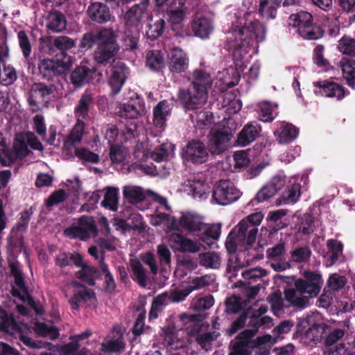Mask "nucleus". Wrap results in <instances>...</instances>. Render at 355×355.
Instances as JSON below:
<instances>
[{
  "label": "nucleus",
  "instance_id": "1",
  "mask_svg": "<svg viewBox=\"0 0 355 355\" xmlns=\"http://www.w3.org/2000/svg\"><path fill=\"white\" fill-rule=\"evenodd\" d=\"M230 37L227 38L228 49L232 52L234 62H241L244 55L248 52L250 46L263 42L266 37V28L257 19L252 17L250 12H246L232 22L230 28Z\"/></svg>",
  "mask_w": 355,
  "mask_h": 355
},
{
  "label": "nucleus",
  "instance_id": "2",
  "mask_svg": "<svg viewBox=\"0 0 355 355\" xmlns=\"http://www.w3.org/2000/svg\"><path fill=\"white\" fill-rule=\"evenodd\" d=\"M95 46L96 48L93 53V59L98 65L103 67L110 65L121 49L118 35L111 27L89 31L82 35L78 44L80 51H87Z\"/></svg>",
  "mask_w": 355,
  "mask_h": 355
},
{
  "label": "nucleus",
  "instance_id": "3",
  "mask_svg": "<svg viewBox=\"0 0 355 355\" xmlns=\"http://www.w3.org/2000/svg\"><path fill=\"white\" fill-rule=\"evenodd\" d=\"M232 137V130L228 127L211 130L209 135L207 148L203 142L193 139L184 148L182 156L185 160L193 164L205 163L208 159V151L212 155L221 154L228 148Z\"/></svg>",
  "mask_w": 355,
  "mask_h": 355
},
{
  "label": "nucleus",
  "instance_id": "4",
  "mask_svg": "<svg viewBox=\"0 0 355 355\" xmlns=\"http://www.w3.org/2000/svg\"><path fill=\"white\" fill-rule=\"evenodd\" d=\"M290 26L297 28L298 34L306 40H315L324 36V31L322 28L313 22V16L311 13L300 10L291 14L288 19Z\"/></svg>",
  "mask_w": 355,
  "mask_h": 355
},
{
  "label": "nucleus",
  "instance_id": "5",
  "mask_svg": "<svg viewBox=\"0 0 355 355\" xmlns=\"http://www.w3.org/2000/svg\"><path fill=\"white\" fill-rule=\"evenodd\" d=\"M158 13L164 15L172 25L180 24L186 18L187 7L183 0H155Z\"/></svg>",
  "mask_w": 355,
  "mask_h": 355
},
{
  "label": "nucleus",
  "instance_id": "6",
  "mask_svg": "<svg viewBox=\"0 0 355 355\" xmlns=\"http://www.w3.org/2000/svg\"><path fill=\"white\" fill-rule=\"evenodd\" d=\"M241 196L240 191L229 180H221L212 189V200L219 205L225 206L236 202Z\"/></svg>",
  "mask_w": 355,
  "mask_h": 355
},
{
  "label": "nucleus",
  "instance_id": "7",
  "mask_svg": "<svg viewBox=\"0 0 355 355\" xmlns=\"http://www.w3.org/2000/svg\"><path fill=\"white\" fill-rule=\"evenodd\" d=\"M98 230L93 217L83 216L78 220V225L64 230V234L71 239L86 241L91 236L97 235Z\"/></svg>",
  "mask_w": 355,
  "mask_h": 355
},
{
  "label": "nucleus",
  "instance_id": "8",
  "mask_svg": "<svg viewBox=\"0 0 355 355\" xmlns=\"http://www.w3.org/2000/svg\"><path fill=\"white\" fill-rule=\"evenodd\" d=\"M178 96L182 105L187 110L202 108L207 99V93L190 85L186 89H180Z\"/></svg>",
  "mask_w": 355,
  "mask_h": 355
},
{
  "label": "nucleus",
  "instance_id": "9",
  "mask_svg": "<svg viewBox=\"0 0 355 355\" xmlns=\"http://www.w3.org/2000/svg\"><path fill=\"white\" fill-rule=\"evenodd\" d=\"M304 277L305 279H298L295 282V287L300 294L307 293L311 297H315L322 285V275L315 272L306 271Z\"/></svg>",
  "mask_w": 355,
  "mask_h": 355
},
{
  "label": "nucleus",
  "instance_id": "10",
  "mask_svg": "<svg viewBox=\"0 0 355 355\" xmlns=\"http://www.w3.org/2000/svg\"><path fill=\"white\" fill-rule=\"evenodd\" d=\"M286 184V177L276 175L270 181L263 186L250 200L249 205L256 206L273 197Z\"/></svg>",
  "mask_w": 355,
  "mask_h": 355
},
{
  "label": "nucleus",
  "instance_id": "11",
  "mask_svg": "<svg viewBox=\"0 0 355 355\" xmlns=\"http://www.w3.org/2000/svg\"><path fill=\"white\" fill-rule=\"evenodd\" d=\"M38 70L42 78L51 80L55 76L65 74L69 71V67L63 61L43 59L38 64Z\"/></svg>",
  "mask_w": 355,
  "mask_h": 355
},
{
  "label": "nucleus",
  "instance_id": "12",
  "mask_svg": "<svg viewBox=\"0 0 355 355\" xmlns=\"http://www.w3.org/2000/svg\"><path fill=\"white\" fill-rule=\"evenodd\" d=\"M314 86L318 88V92L321 96L327 98H334L337 101L343 99L347 95L349 94V91L346 89L343 85L334 81L329 80H323L315 82Z\"/></svg>",
  "mask_w": 355,
  "mask_h": 355
},
{
  "label": "nucleus",
  "instance_id": "13",
  "mask_svg": "<svg viewBox=\"0 0 355 355\" xmlns=\"http://www.w3.org/2000/svg\"><path fill=\"white\" fill-rule=\"evenodd\" d=\"M111 71L108 84L111 88V94L115 96L121 92L126 81L128 68L123 62H118L112 66Z\"/></svg>",
  "mask_w": 355,
  "mask_h": 355
},
{
  "label": "nucleus",
  "instance_id": "14",
  "mask_svg": "<svg viewBox=\"0 0 355 355\" xmlns=\"http://www.w3.org/2000/svg\"><path fill=\"white\" fill-rule=\"evenodd\" d=\"M87 15L94 24H104L114 20L110 8L101 2L91 3L87 10Z\"/></svg>",
  "mask_w": 355,
  "mask_h": 355
},
{
  "label": "nucleus",
  "instance_id": "15",
  "mask_svg": "<svg viewBox=\"0 0 355 355\" xmlns=\"http://www.w3.org/2000/svg\"><path fill=\"white\" fill-rule=\"evenodd\" d=\"M302 325L305 330L306 338L315 342H320L324 337L327 330H329L330 326L324 322H316L313 315L307 316L302 322Z\"/></svg>",
  "mask_w": 355,
  "mask_h": 355
},
{
  "label": "nucleus",
  "instance_id": "16",
  "mask_svg": "<svg viewBox=\"0 0 355 355\" xmlns=\"http://www.w3.org/2000/svg\"><path fill=\"white\" fill-rule=\"evenodd\" d=\"M243 220L234 228L236 229V235L239 243L245 244V250H249L255 243L258 234V227L248 225Z\"/></svg>",
  "mask_w": 355,
  "mask_h": 355
},
{
  "label": "nucleus",
  "instance_id": "17",
  "mask_svg": "<svg viewBox=\"0 0 355 355\" xmlns=\"http://www.w3.org/2000/svg\"><path fill=\"white\" fill-rule=\"evenodd\" d=\"M261 126L256 121L246 123L237 135L236 144L245 147L252 143L260 136Z\"/></svg>",
  "mask_w": 355,
  "mask_h": 355
},
{
  "label": "nucleus",
  "instance_id": "18",
  "mask_svg": "<svg viewBox=\"0 0 355 355\" xmlns=\"http://www.w3.org/2000/svg\"><path fill=\"white\" fill-rule=\"evenodd\" d=\"M166 17L161 13H155L148 17L146 35L148 39L153 41L161 37L166 28Z\"/></svg>",
  "mask_w": 355,
  "mask_h": 355
},
{
  "label": "nucleus",
  "instance_id": "19",
  "mask_svg": "<svg viewBox=\"0 0 355 355\" xmlns=\"http://www.w3.org/2000/svg\"><path fill=\"white\" fill-rule=\"evenodd\" d=\"M295 3V0H259V12L263 18L273 19L281 6H288Z\"/></svg>",
  "mask_w": 355,
  "mask_h": 355
},
{
  "label": "nucleus",
  "instance_id": "20",
  "mask_svg": "<svg viewBox=\"0 0 355 355\" xmlns=\"http://www.w3.org/2000/svg\"><path fill=\"white\" fill-rule=\"evenodd\" d=\"M145 112V103L139 98L132 102L120 104L117 110L118 115L125 119H137L144 115Z\"/></svg>",
  "mask_w": 355,
  "mask_h": 355
},
{
  "label": "nucleus",
  "instance_id": "21",
  "mask_svg": "<svg viewBox=\"0 0 355 355\" xmlns=\"http://www.w3.org/2000/svg\"><path fill=\"white\" fill-rule=\"evenodd\" d=\"M169 69L173 73L184 72L189 66L187 53L179 47H174L168 54Z\"/></svg>",
  "mask_w": 355,
  "mask_h": 355
},
{
  "label": "nucleus",
  "instance_id": "22",
  "mask_svg": "<svg viewBox=\"0 0 355 355\" xmlns=\"http://www.w3.org/2000/svg\"><path fill=\"white\" fill-rule=\"evenodd\" d=\"M96 73V67H89L80 64L76 67L71 73V82L76 87H81L89 83L95 76Z\"/></svg>",
  "mask_w": 355,
  "mask_h": 355
},
{
  "label": "nucleus",
  "instance_id": "23",
  "mask_svg": "<svg viewBox=\"0 0 355 355\" xmlns=\"http://www.w3.org/2000/svg\"><path fill=\"white\" fill-rule=\"evenodd\" d=\"M191 28L195 36L202 40H206L213 33L214 26L210 18L200 17L193 19Z\"/></svg>",
  "mask_w": 355,
  "mask_h": 355
},
{
  "label": "nucleus",
  "instance_id": "24",
  "mask_svg": "<svg viewBox=\"0 0 355 355\" xmlns=\"http://www.w3.org/2000/svg\"><path fill=\"white\" fill-rule=\"evenodd\" d=\"M171 105L166 101H159L153 108V125L157 128L164 130L167 117L171 114Z\"/></svg>",
  "mask_w": 355,
  "mask_h": 355
},
{
  "label": "nucleus",
  "instance_id": "25",
  "mask_svg": "<svg viewBox=\"0 0 355 355\" xmlns=\"http://www.w3.org/2000/svg\"><path fill=\"white\" fill-rule=\"evenodd\" d=\"M148 6V1H142L130 8L124 16L125 24L130 26H137L146 13Z\"/></svg>",
  "mask_w": 355,
  "mask_h": 355
},
{
  "label": "nucleus",
  "instance_id": "26",
  "mask_svg": "<svg viewBox=\"0 0 355 355\" xmlns=\"http://www.w3.org/2000/svg\"><path fill=\"white\" fill-rule=\"evenodd\" d=\"M189 80L190 86L200 89L207 94L208 89L212 85V78L210 74L202 69H196Z\"/></svg>",
  "mask_w": 355,
  "mask_h": 355
},
{
  "label": "nucleus",
  "instance_id": "27",
  "mask_svg": "<svg viewBox=\"0 0 355 355\" xmlns=\"http://www.w3.org/2000/svg\"><path fill=\"white\" fill-rule=\"evenodd\" d=\"M299 128L292 123H284L274 132L277 141L281 144L293 142L299 135Z\"/></svg>",
  "mask_w": 355,
  "mask_h": 355
},
{
  "label": "nucleus",
  "instance_id": "28",
  "mask_svg": "<svg viewBox=\"0 0 355 355\" xmlns=\"http://www.w3.org/2000/svg\"><path fill=\"white\" fill-rule=\"evenodd\" d=\"M328 251L324 256L326 267L333 266L343 254V244L336 239H329L327 241Z\"/></svg>",
  "mask_w": 355,
  "mask_h": 355
},
{
  "label": "nucleus",
  "instance_id": "29",
  "mask_svg": "<svg viewBox=\"0 0 355 355\" xmlns=\"http://www.w3.org/2000/svg\"><path fill=\"white\" fill-rule=\"evenodd\" d=\"M46 28L52 33H61L67 28V19L65 15L58 10H51L46 19Z\"/></svg>",
  "mask_w": 355,
  "mask_h": 355
},
{
  "label": "nucleus",
  "instance_id": "30",
  "mask_svg": "<svg viewBox=\"0 0 355 355\" xmlns=\"http://www.w3.org/2000/svg\"><path fill=\"white\" fill-rule=\"evenodd\" d=\"M80 267L81 269L76 272V276L89 286H94L96 284L95 280L101 279V272L97 268L83 262Z\"/></svg>",
  "mask_w": 355,
  "mask_h": 355
},
{
  "label": "nucleus",
  "instance_id": "31",
  "mask_svg": "<svg viewBox=\"0 0 355 355\" xmlns=\"http://www.w3.org/2000/svg\"><path fill=\"white\" fill-rule=\"evenodd\" d=\"M170 241L176 245L178 250L182 252L195 253L200 250V248L194 241L180 233H173L170 236Z\"/></svg>",
  "mask_w": 355,
  "mask_h": 355
},
{
  "label": "nucleus",
  "instance_id": "32",
  "mask_svg": "<svg viewBox=\"0 0 355 355\" xmlns=\"http://www.w3.org/2000/svg\"><path fill=\"white\" fill-rule=\"evenodd\" d=\"M179 225L190 232L200 231L205 226V223L198 216L191 214H182L180 218Z\"/></svg>",
  "mask_w": 355,
  "mask_h": 355
},
{
  "label": "nucleus",
  "instance_id": "33",
  "mask_svg": "<svg viewBox=\"0 0 355 355\" xmlns=\"http://www.w3.org/2000/svg\"><path fill=\"white\" fill-rule=\"evenodd\" d=\"M302 186L300 183H293L288 186L283 192L282 196L277 199V204H294L301 196Z\"/></svg>",
  "mask_w": 355,
  "mask_h": 355
},
{
  "label": "nucleus",
  "instance_id": "34",
  "mask_svg": "<svg viewBox=\"0 0 355 355\" xmlns=\"http://www.w3.org/2000/svg\"><path fill=\"white\" fill-rule=\"evenodd\" d=\"M94 103L92 94L84 93L75 107V114L78 119L85 120L89 116V112Z\"/></svg>",
  "mask_w": 355,
  "mask_h": 355
},
{
  "label": "nucleus",
  "instance_id": "35",
  "mask_svg": "<svg viewBox=\"0 0 355 355\" xmlns=\"http://www.w3.org/2000/svg\"><path fill=\"white\" fill-rule=\"evenodd\" d=\"M257 332V329H245L236 336L235 341L257 348L259 345L268 341V339L266 337H258L256 340H252V338Z\"/></svg>",
  "mask_w": 355,
  "mask_h": 355
},
{
  "label": "nucleus",
  "instance_id": "36",
  "mask_svg": "<svg viewBox=\"0 0 355 355\" xmlns=\"http://www.w3.org/2000/svg\"><path fill=\"white\" fill-rule=\"evenodd\" d=\"M339 66L343 76L349 87H355V60L343 58L340 60Z\"/></svg>",
  "mask_w": 355,
  "mask_h": 355
},
{
  "label": "nucleus",
  "instance_id": "37",
  "mask_svg": "<svg viewBox=\"0 0 355 355\" xmlns=\"http://www.w3.org/2000/svg\"><path fill=\"white\" fill-rule=\"evenodd\" d=\"M85 130V123L77 119L76 124L71 130L67 139L64 142V148L69 150L76 144L81 141Z\"/></svg>",
  "mask_w": 355,
  "mask_h": 355
},
{
  "label": "nucleus",
  "instance_id": "38",
  "mask_svg": "<svg viewBox=\"0 0 355 355\" xmlns=\"http://www.w3.org/2000/svg\"><path fill=\"white\" fill-rule=\"evenodd\" d=\"M82 255L79 253L61 252L55 257V264L60 268H65L71 263L79 267L82 266Z\"/></svg>",
  "mask_w": 355,
  "mask_h": 355
},
{
  "label": "nucleus",
  "instance_id": "39",
  "mask_svg": "<svg viewBox=\"0 0 355 355\" xmlns=\"http://www.w3.org/2000/svg\"><path fill=\"white\" fill-rule=\"evenodd\" d=\"M180 320L185 325L188 324L187 328H191L190 333L193 334L198 333L201 330L202 322L204 317L201 314H188L182 313L180 315Z\"/></svg>",
  "mask_w": 355,
  "mask_h": 355
},
{
  "label": "nucleus",
  "instance_id": "40",
  "mask_svg": "<svg viewBox=\"0 0 355 355\" xmlns=\"http://www.w3.org/2000/svg\"><path fill=\"white\" fill-rule=\"evenodd\" d=\"M123 195L124 198L131 204L141 202L146 199V195L143 189L136 186L124 187Z\"/></svg>",
  "mask_w": 355,
  "mask_h": 355
},
{
  "label": "nucleus",
  "instance_id": "41",
  "mask_svg": "<svg viewBox=\"0 0 355 355\" xmlns=\"http://www.w3.org/2000/svg\"><path fill=\"white\" fill-rule=\"evenodd\" d=\"M146 65L153 71H159L164 67V58L160 51H149L146 53Z\"/></svg>",
  "mask_w": 355,
  "mask_h": 355
},
{
  "label": "nucleus",
  "instance_id": "42",
  "mask_svg": "<svg viewBox=\"0 0 355 355\" xmlns=\"http://www.w3.org/2000/svg\"><path fill=\"white\" fill-rule=\"evenodd\" d=\"M200 265L207 268L217 269L220 266V257L214 251H209L199 254Z\"/></svg>",
  "mask_w": 355,
  "mask_h": 355
},
{
  "label": "nucleus",
  "instance_id": "43",
  "mask_svg": "<svg viewBox=\"0 0 355 355\" xmlns=\"http://www.w3.org/2000/svg\"><path fill=\"white\" fill-rule=\"evenodd\" d=\"M337 49L342 54L355 58V38L344 35L338 40Z\"/></svg>",
  "mask_w": 355,
  "mask_h": 355
},
{
  "label": "nucleus",
  "instance_id": "44",
  "mask_svg": "<svg viewBox=\"0 0 355 355\" xmlns=\"http://www.w3.org/2000/svg\"><path fill=\"white\" fill-rule=\"evenodd\" d=\"M100 268L104 274V290L106 293H112L115 291L116 284L112 274L110 272L108 266L104 261V257H101L100 261Z\"/></svg>",
  "mask_w": 355,
  "mask_h": 355
},
{
  "label": "nucleus",
  "instance_id": "45",
  "mask_svg": "<svg viewBox=\"0 0 355 355\" xmlns=\"http://www.w3.org/2000/svg\"><path fill=\"white\" fill-rule=\"evenodd\" d=\"M119 189L117 188H109L101 202V205L111 211H115L118 209Z\"/></svg>",
  "mask_w": 355,
  "mask_h": 355
},
{
  "label": "nucleus",
  "instance_id": "46",
  "mask_svg": "<svg viewBox=\"0 0 355 355\" xmlns=\"http://www.w3.org/2000/svg\"><path fill=\"white\" fill-rule=\"evenodd\" d=\"M92 298H96L95 293L90 289L79 291L75 293L69 300L71 307L73 310H78L82 302H87Z\"/></svg>",
  "mask_w": 355,
  "mask_h": 355
},
{
  "label": "nucleus",
  "instance_id": "47",
  "mask_svg": "<svg viewBox=\"0 0 355 355\" xmlns=\"http://www.w3.org/2000/svg\"><path fill=\"white\" fill-rule=\"evenodd\" d=\"M277 107L276 105H273L268 101L260 103L259 113V119L263 122L272 121L277 115L275 112Z\"/></svg>",
  "mask_w": 355,
  "mask_h": 355
},
{
  "label": "nucleus",
  "instance_id": "48",
  "mask_svg": "<svg viewBox=\"0 0 355 355\" xmlns=\"http://www.w3.org/2000/svg\"><path fill=\"white\" fill-rule=\"evenodd\" d=\"M55 90L54 85H47L44 83H35L32 87V93L35 97H40L42 100L49 97Z\"/></svg>",
  "mask_w": 355,
  "mask_h": 355
},
{
  "label": "nucleus",
  "instance_id": "49",
  "mask_svg": "<svg viewBox=\"0 0 355 355\" xmlns=\"http://www.w3.org/2000/svg\"><path fill=\"white\" fill-rule=\"evenodd\" d=\"M9 267L10 268L11 275L14 277V282L15 285L24 293L28 295V291L26 286L23 273L20 269L18 268L17 266L14 263H10Z\"/></svg>",
  "mask_w": 355,
  "mask_h": 355
},
{
  "label": "nucleus",
  "instance_id": "50",
  "mask_svg": "<svg viewBox=\"0 0 355 355\" xmlns=\"http://www.w3.org/2000/svg\"><path fill=\"white\" fill-rule=\"evenodd\" d=\"M311 250L309 247L297 248L291 252L292 261L295 263H302L307 262L311 256Z\"/></svg>",
  "mask_w": 355,
  "mask_h": 355
},
{
  "label": "nucleus",
  "instance_id": "51",
  "mask_svg": "<svg viewBox=\"0 0 355 355\" xmlns=\"http://www.w3.org/2000/svg\"><path fill=\"white\" fill-rule=\"evenodd\" d=\"M37 332L43 337L49 336L51 339L54 340L59 337L60 334L58 328L55 326H49L44 322L37 324Z\"/></svg>",
  "mask_w": 355,
  "mask_h": 355
},
{
  "label": "nucleus",
  "instance_id": "52",
  "mask_svg": "<svg viewBox=\"0 0 355 355\" xmlns=\"http://www.w3.org/2000/svg\"><path fill=\"white\" fill-rule=\"evenodd\" d=\"M132 271L139 285L145 287L147 281L146 270L139 261H136L132 264Z\"/></svg>",
  "mask_w": 355,
  "mask_h": 355
},
{
  "label": "nucleus",
  "instance_id": "53",
  "mask_svg": "<svg viewBox=\"0 0 355 355\" xmlns=\"http://www.w3.org/2000/svg\"><path fill=\"white\" fill-rule=\"evenodd\" d=\"M68 198L67 192L60 189L53 191L49 198L46 200L45 205L46 207H51L54 205H58L61 202H64Z\"/></svg>",
  "mask_w": 355,
  "mask_h": 355
},
{
  "label": "nucleus",
  "instance_id": "54",
  "mask_svg": "<svg viewBox=\"0 0 355 355\" xmlns=\"http://www.w3.org/2000/svg\"><path fill=\"white\" fill-rule=\"evenodd\" d=\"M19 45L22 51L23 55L28 59L32 52V46L29 38L24 31H20L17 34Z\"/></svg>",
  "mask_w": 355,
  "mask_h": 355
},
{
  "label": "nucleus",
  "instance_id": "55",
  "mask_svg": "<svg viewBox=\"0 0 355 355\" xmlns=\"http://www.w3.org/2000/svg\"><path fill=\"white\" fill-rule=\"evenodd\" d=\"M171 146V144L168 143H164L159 145L151 153V158L157 162L167 160L168 157V149Z\"/></svg>",
  "mask_w": 355,
  "mask_h": 355
},
{
  "label": "nucleus",
  "instance_id": "56",
  "mask_svg": "<svg viewBox=\"0 0 355 355\" xmlns=\"http://www.w3.org/2000/svg\"><path fill=\"white\" fill-rule=\"evenodd\" d=\"M231 351L229 355H251L255 347L243 344L241 342L234 341L231 343Z\"/></svg>",
  "mask_w": 355,
  "mask_h": 355
},
{
  "label": "nucleus",
  "instance_id": "57",
  "mask_svg": "<svg viewBox=\"0 0 355 355\" xmlns=\"http://www.w3.org/2000/svg\"><path fill=\"white\" fill-rule=\"evenodd\" d=\"M239 245L245 248V244L239 242V239L236 235V229H232L229 233L225 241V248L227 252L229 254L235 253L237 250V247Z\"/></svg>",
  "mask_w": 355,
  "mask_h": 355
},
{
  "label": "nucleus",
  "instance_id": "58",
  "mask_svg": "<svg viewBox=\"0 0 355 355\" xmlns=\"http://www.w3.org/2000/svg\"><path fill=\"white\" fill-rule=\"evenodd\" d=\"M103 347L106 353H116L125 348V343L123 341V338L119 337L116 339L108 340L103 345Z\"/></svg>",
  "mask_w": 355,
  "mask_h": 355
},
{
  "label": "nucleus",
  "instance_id": "59",
  "mask_svg": "<svg viewBox=\"0 0 355 355\" xmlns=\"http://www.w3.org/2000/svg\"><path fill=\"white\" fill-rule=\"evenodd\" d=\"M288 213V210L286 209H278L273 211H270L268 215V218L270 219V221L274 222L275 225L273 227L274 231H277L284 228L286 225L282 224L279 222V220L285 216Z\"/></svg>",
  "mask_w": 355,
  "mask_h": 355
},
{
  "label": "nucleus",
  "instance_id": "60",
  "mask_svg": "<svg viewBox=\"0 0 355 355\" xmlns=\"http://www.w3.org/2000/svg\"><path fill=\"white\" fill-rule=\"evenodd\" d=\"M219 333L216 331L206 332L199 334L196 337V342L202 349H206L214 340L217 339Z\"/></svg>",
  "mask_w": 355,
  "mask_h": 355
},
{
  "label": "nucleus",
  "instance_id": "61",
  "mask_svg": "<svg viewBox=\"0 0 355 355\" xmlns=\"http://www.w3.org/2000/svg\"><path fill=\"white\" fill-rule=\"evenodd\" d=\"M75 155L79 159L93 164H96L99 162L98 155L86 148H76L75 150Z\"/></svg>",
  "mask_w": 355,
  "mask_h": 355
},
{
  "label": "nucleus",
  "instance_id": "62",
  "mask_svg": "<svg viewBox=\"0 0 355 355\" xmlns=\"http://www.w3.org/2000/svg\"><path fill=\"white\" fill-rule=\"evenodd\" d=\"M347 282L345 277L337 273L331 275L327 281L328 286L333 291H338L343 288Z\"/></svg>",
  "mask_w": 355,
  "mask_h": 355
},
{
  "label": "nucleus",
  "instance_id": "63",
  "mask_svg": "<svg viewBox=\"0 0 355 355\" xmlns=\"http://www.w3.org/2000/svg\"><path fill=\"white\" fill-rule=\"evenodd\" d=\"M345 334L343 329L336 328L329 333L325 337L324 344L326 347H330L336 344L338 340L342 339Z\"/></svg>",
  "mask_w": 355,
  "mask_h": 355
},
{
  "label": "nucleus",
  "instance_id": "64",
  "mask_svg": "<svg viewBox=\"0 0 355 355\" xmlns=\"http://www.w3.org/2000/svg\"><path fill=\"white\" fill-rule=\"evenodd\" d=\"M315 225L313 217L311 215H305L299 225L298 231L304 235H309L314 232Z\"/></svg>",
  "mask_w": 355,
  "mask_h": 355
}]
</instances>
